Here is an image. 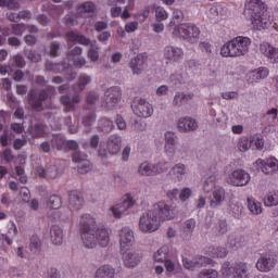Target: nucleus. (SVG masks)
<instances>
[{
	"label": "nucleus",
	"mask_w": 278,
	"mask_h": 278,
	"mask_svg": "<svg viewBox=\"0 0 278 278\" xmlns=\"http://www.w3.org/2000/svg\"><path fill=\"white\" fill-rule=\"evenodd\" d=\"M139 229L143 233H153L160 229V219L156 217L153 208L146 212L139 219Z\"/></svg>",
	"instance_id": "obj_6"
},
{
	"label": "nucleus",
	"mask_w": 278,
	"mask_h": 278,
	"mask_svg": "<svg viewBox=\"0 0 278 278\" xmlns=\"http://www.w3.org/2000/svg\"><path fill=\"white\" fill-rule=\"evenodd\" d=\"M268 67H258L248 74L249 84H256L260 79H266L268 77Z\"/></svg>",
	"instance_id": "obj_26"
},
{
	"label": "nucleus",
	"mask_w": 278,
	"mask_h": 278,
	"mask_svg": "<svg viewBox=\"0 0 278 278\" xmlns=\"http://www.w3.org/2000/svg\"><path fill=\"white\" fill-rule=\"evenodd\" d=\"M249 47H251V38L238 36L220 48V55L223 58H240L249 53Z\"/></svg>",
	"instance_id": "obj_3"
},
{
	"label": "nucleus",
	"mask_w": 278,
	"mask_h": 278,
	"mask_svg": "<svg viewBox=\"0 0 278 278\" xmlns=\"http://www.w3.org/2000/svg\"><path fill=\"white\" fill-rule=\"evenodd\" d=\"M13 62H14L15 66H17V68H25V65L27 64L25 62V58H23V55H21V54H15L13 56Z\"/></svg>",
	"instance_id": "obj_63"
},
{
	"label": "nucleus",
	"mask_w": 278,
	"mask_h": 278,
	"mask_svg": "<svg viewBox=\"0 0 278 278\" xmlns=\"http://www.w3.org/2000/svg\"><path fill=\"white\" fill-rule=\"evenodd\" d=\"M173 14L174 21L170 22V25H175L176 23H181V21H184V12L181 10H175Z\"/></svg>",
	"instance_id": "obj_64"
},
{
	"label": "nucleus",
	"mask_w": 278,
	"mask_h": 278,
	"mask_svg": "<svg viewBox=\"0 0 278 278\" xmlns=\"http://www.w3.org/2000/svg\"><path fill=\"white\" fill-rule=\"evenodd\" d=\"M92 12H94V3L92 2H84L77 9L79 16H86V14H92Z\"/></svg>",
	"instance_id": "obj_37"
},
{
	"label": "nucleus",
	"mask_w": 278,
	"mask_h": 278,
	"mask_svg": "<svg viewBox=\"0 0 278 278\" xmlns=\"http://www.w3.org/2000/svg\"><path fill=\"white\" fill-rule=\"evenodd\" d=\"M233 273V266H231V263L229 261H225L222 265V274L224 277H230Z\"/></svg>",
	"instance_id": "obj_56"
},
{
	"label": "nucleus",
	"mask_w": 278,
	"mask_h": 278,
	"mask_svg": "<svg viewBox=\"0 0 278 278\" xmlns=\"http://www.w3.org/2000/svg\"><path fill=\"white\" fill-rule=\"evenodd\" d=\"M243 210H244V207H242V205L232 204L230 206V214H232V216H235V218H239L240 216H242V211Z\"/></svg>",
	"instance_id": "obj_61"
},
{
	"label": "nucleus",
	"mask_w": 278,
	"mask_h": 278,
	"mask_svg": "<svg viewBox=\"0 0 278 278\" xmlns=\"http://www.w3.org/2000/svg\"><path fill=\"white\" fill-rule=\"evenodd\" d=\"M260 52L267 58L271 64L278 63V48L270 46L268 42H263L260 46Z\"/></svg>",
	"instance_id": "obj_19"
},
{
	"label": "nucleus",
	"mask_w": 278,
	"mask_h": 278,
	"mask_svg": "<svg viewBox=\"0 0 278 278\" xmlns=\"http://www.w3.org/2000/svg\"><path fill=\"white\" fill-rule=\"evenodd\" d=\"M177 127L181 134H187V131H195L199 124H197V121L192 117H180Z\"/></svg>",
	"instance_id": "obj_20"
},
{
	"label": "nucleus",
	"mask_w": 278,
	"mask_h": 278,
	"mask_svg": "<svg viewBox=\"0 0 278 278\" xmlns=\"http://www.w3.org/2000/svg\"><path fill=\"white\" fill-rule=\"evenodd\" d=\"M27 30V25L25 24H12L11 25V31L13 36H23L25 31Z\"/></svg>",
	"instance_id": "obj_48"
},
{
	"label": "nucleus",
	"mask_w": 278,
	"mask_h": 278,
	"mask_svg": "<svg viewBox=\"0 0 278 278\" xmlns=\"http://www.w3.org/2000/svg\"><path fill=\"white\" fill-rule=\"evenodd\" d=\"M96 121H97V113H94V110H91L89 114L84 116L83 125H85V127H92Z\"/></svg>",
	"instance_id": "obj_47"
},
{
	"label": "nucleus",
	"mask_w": 278,
	"mask_h": 278,
	"mask_svg": "<svg viewBox=\"0 0 278 278\" xmlns=\"http://www.w3.org/2000/svg\"><path fill=\"white\" fill-rule=\"evenodd\" d=\"M248 210L257 216V214H262V203L248 198Z\"/></svg>",
	"instance_id": "obj_44"
},
{
	"label": "nucleus",
	"mask_w": 278,
	"mask_h": 278,
	"mask_svg": "<svg viewBox=\"0 0 278 278\" xmlns=\"http://www.w3.org/2000/svg\"><path fill=\"white\" fill-rule=\"evenodd\" d=\"M94 278H116V270L110 265L101 266L97 269Z\"/></svg>",
	"instance_id": "obj_33"
},
{
	"label": "nucleus",
	"mask_w": 278,
	"mask_h": 278,
	"mask_svg": "<svg viewBox=\"0 0 278 278\" xmlns=\"http://www.w3.org/2000/svg\"><path fill=\"white\" fill-rule=\"evenodd\" d=\"M85 201L84 195L80 194L77 190L70 191L68 194V207L74 212H79L84 207Z\"/></svg>",
	"instance_id": "obj_17"
},
{
	"label": "nucleus",
	"mask_w": 278,
	"mask_h": 278,
	"mask_svg": "<svg viewBox=\"0 0 278 278\" xmlns=\"http://www.w3.org/2000/svg\"><path fill=\"white\" fill-rule=\"evenodd\" d=\"M249 181H251V175L244 169H236L228 176L230 186H236L237 188L248 186Z\"/></svg>",
	"instance_id": "obj_9"
},
{
	"label": "nucleus",
	"mask_w": 278,
	"mask_h": 278,
	"mask_svg": "<svg viewBox=\"0 0 278 278\" xmlns=\"http://www.w3.org/2000/svg\"><path fill=\"white\" fill-rule=\"evenodd\" d=\"M99 129L103 134H110L114 129V122L110 118L103 117L99 121Z\"/></svg>",
	"instance_id": "obj_36"
},
{
	"label": "nucleus",
	"mask_w": 278,
	"mask_h": 278,
	"mask_svg": "<svg viewBox=\"0 0 278 278\" xmlns=\"http://www.w3.org/2000/svg\"><path fill=\"white\" fill-rule=\"evenodd\" d=\"M178 34L182 40H187L190 45H195V42H199L201 29L193 24H180L178 26Z\"/></svg>",
	"instance_id": "obj_8"
},
{
	"label": "nucleus",
	"mask_w": 278,
	"mask_h": 278,
	"mask_svg": "<svg viewBox=\"0 0 278 278\" xmlns=\"http://www.w3.org/2000/svg\"><path fill=\"white\" fill-rule=\"evenodd\" d=\"M92 81V78L88 76L87 74H83L79 76L78 86L80 90H84L88 84Z\"/></svg>",
	"instance_id": "obj_59"
},
{
	"label": "nucleus",
	"mask_w": 278,
	"mask_h": 278,
	"mask_svg": "<svg viewBox=\"0 0 278 278\" xmlns=\"http://www.w3.org/2000/svg\"><path fill=\"white\" fill-rule=\"evenodd\" d=\"M121 87L115 86L109 88L105 91L103 108H105V110H112L118 103V101H121Z\"/></svg>",
	"instance_id": "obj_10"
},
{
	"label": "nucleus",
	"mask_w": 278,
	"mask_h": 278,
	"mask_svg": "<svg viewBox=\"0 0 278 278\" xmlns=\"http://www.w3.org/2000/svg\"><path fill=\"white\" fill-rule=\"evenodd\" d=\"M168 253H170V250L168 249V245H162L153 254L154 262L162 263V262L168 260Z\"/></svg>",
	"instance_id": "obj_35"
},
{
	"label": "nucleus",
	"mask_w": 278,
	"mask_h": 278,
	"mask_svg": "<svg viewBox=\"0 0 278 278\" xmlns=\"http://www.w3.org/2000/svg\"><path fill=\"white\" fill-rule=\"evenodd\" d=\"M198 278H218V271L215 269H203Z\"/></svg>",
	"instance_id": "obj_57"
},
{
	"label": "nucleus",
	"mask_w": 278,
	"mask_h": 278,
	"mask_svg": "<svg viewBox=\"0 0 278 278\" xmlns=\"http://www.w3.org/2000/svg\"><path fill=\"white\" fill-rule=\"evenodd\" d=\"M58 55H60V42L52 41L50 43V56L58 58Z\"/></svg>",
	"instance_id": "obj_62"
},
{
	"label": "nucleus",
	"mask_w": 278,
	"mask_h": 278,
	"mask_svg": "<svg viewBox=\"0 0 278 278\" xmlns=\"http://www.w3.org/2000/svg\"><path fill=\"white\" fill-rule=\"evenodd\" d=\"M169 175L174 181H182L184 177H186V165L182 163L174 165L169 170Z\"/></svg>",
	"instance_id": "obj_29"
},
{
	"label": "nucleus",
	"mask_w": 278,
	"mask_h": 278,
	"mask_svg": "<svg viewBox=\"0 0 278 278\" xmlns=\"http://www.w3.org/2000/svg\"><path fill=\"white\" fill-rule=\"evenodd\" d=\"M232 278H249V265L247 263H238L232 266Z\"/></svg>",
	"instance_id": "obj_30"
},
{
	"label": "nucleus",
	"mask_w": 278,
	"mask_h": 278,
	"mask_svg": "<svg viewBox=\"0 0 278 278\" xmlns=\"http://www.w3.org/2000/svg\"><path fill=\"white\" fill-rule=\"evenodd\" d=\"M164 164L166 163H159L153 165L146 161L139 165L138 173L139 175L146 177H153V175H160V173H164Z\"/></svg>",
	"instance_id": "obj_11"
},
{
	"label": "nucleus",
	"mask_w": 278,
	"mask_h": 278,
	"mask_svg": "<svg viewBox=\"0 0 278 278\" xmlns=\"http://www.w3.org/2000/svg\"><path fill=\"white\" fill-rule=\"evenodd\" d=\"M252 147H253V139H249L247 137H243V138L240 139V141H239V149L243 153L245 151H249V149H251Z\"/></svg>",
	"instance_id": "obj_49"
},
{
	"label": "nucleus",
	"mask_w": 278,
	"mask_h": 278,
	"mask_svg": "<svg viewBox=\"0 0 278 278\" xmlns=\"http://www.w3.org/2000/svg\"><path fill=\"white\" fill-rule=\"evenodd\" d=\"M245 12L250 16L254 29L262 31L268 28V18H266V4L262 0H250L245 4Z\"/></svg>",
	"instance_id": "obj_2"
},
{
	"label": "nucleus",
	"mask_w": 278,
	"mask_h": 278,
	"mask_svg": "<svg viewBox=\"0 0 278 278\" xmlns=\"http://www.w3.org/2000/svg\"><path fill=\"white\" fill-rule=\"evenodd\" d=\"M61 105L64 108V112H75L77 108V103H81V97L79 94H75L71 98L68 94H63L59 99Z\"/></svg>",
	"instance_id": "obj_15"
},
{
	"label": "nucleus",
	"mask_w": 278,
	"mask_h": 278,
	"mask_svg": "<svg viewBox=\"0 0 278 278\" xmlns=\"http://www.w3.org/2000/svg\"><path fill=\"white\" fill-rule=\"evenodd\" d=\"M212 262V258L206 256H197L192 261L186 257L182 258L184 267L187 268V270H194V268H203L204 266H210Z\"/></svg>",
	"instance_id": "obj_12"
},
{
	"label": "nucleus",
	"mask_w": 278,
	"mask_h": 278,
	"mask_svg": "<svg viewBox=\"0 0 278 278\" xmlns=\"http://www.w3.org/2000/svg\"><path fill=\"white\" fill-rule=\"evenodd\" d=\"M142 256L134 250H126L122 253V260L127 268H136Z\"/></svg>",
	"instance_id": "obj_14"
},
{
	"label": "nucleus",
	"mask_w": 278,
	"mask_h": 278,
	"mask_svg": "<svg viewBox=\"0 0 278 278\" xmlns=\"http://www.w3.org/2000/svg\"><path fill=\"white\" fill-rule=\"evenodd\" d=\"M58 177V166L50 165L46 169V179H55Z\"/></svg>",
	"instance_id": "obj_58"
},
{
	"label": "nucleus",
	"mask_w": 278,
	"mask_h": 278,
	"mask_svg": "<svg viewBox=\"0 0 278 278\" xmlns=\"http://www.w3.org/2000/svg\"><path fill=\"white\" fill-rule=\"evenodd\" d=\"M55 87L49 85L45 89H30L27 93L28 105L35 112H43L45 101L50 97H55L56 94Z\"/></svg>",
	"instance_id": "obj_4"
},
{
	"label": "nucleus",
	"mask_w": 278,
	"mask_h": 278,
	"mask_svg": "<svg viewBox=\"0 0 278 278\" xmlns=\"http://www.w3.org/2000/svg\"><path fill=\"white\" fill-rule=\"evenodd\" d=\"M216 188V176H208L203 185V191L207 193L212 192Z\"/></svg>",
	"instance_id": "obj_45"
},
{
	"label": "nucleus",
	"mask_w": 278,
	"mask_h": 278,
	"mask_svg": "<svg viewBox=\"0 0 278 278\" xmlns=\"http://www.w3.org/2000/svg\"><path fill=\"white\" fill-rule=\"evenodd\" d=\"M136 239L134 238V230L129 227H124L119 232V244L121 249L125 250L129 247H134Z\"/></svg>",
	"instance_id": "obj_18"
},
{
	"label": "nucleus",
	"mask_w": 278,
	"mask_h": 278,
	"mask_svg": "<svg viewBox=\"0 0 278 278\" xmlns=\"http://www.w3.org/2000/svg\"><path fill=\"white\" fill-rule=\"evenodd\" d=\"M165 144H177V135L173 131H166L164 135Z\"/></svg>",
	"instance_id": "obj_60"
},
{
	"label": "nucleus",
	"mask_w": 278,
	"mask_h": 278,
	"mask_svg": "<svg viewBox=\"0 0 278 278\" xmlns=\"http://www.w3.org/2000/svg\"><path fill=\"white\" fill-rule=\"evenodd\" d=\"M50 240L55 247H60L64 242V231L59 225H53L50 228Z\"/></svg>",
	"instance_id": "obj_27"
},
{
	"label": "nucleus",
	"mask_w": 278,
	"mask_h": 278,
	"mask_svg": "<svg viewBox=\"0 0 278 278\" xmlns=\"http://www.w3.org/2000/svg\"><path fill=\"white\" fill-rule=\"evenodd\" d=\"M68 68V64L65 62L61 63H53L51 61H46L45 63V71H48L49 73H64Z\"/></svg>",
	"instance_id": "obj_32"
},
{
	"label": "nucleus",
	"mask_w": 278,
	"mask_h": 278,
	"mask_svg": "<svg viewBox=\"0 0 278 278\" xmlns=\"http://www.w3.org/2000/svg\"><path fill=\"white\" fill-rule=\"evenodd\" d=\"M144 62H147V59L142 54H138L129 62V67L132 71L134 75H141L142 71H144Z\"/></svg>",
	"instance_id": "obj_25"
},
{
	"label": "nucleus",
	"mask_w": 278,
	"mask_h": 278,
	"mask_svg": "<svg viewBox=\"0 0 278 278\" xmlns=\"http://www.w3.org/2000/svg\"><path fill=\"white\" fill-rule=\"evenodd\" d=\"M87 157H88V155H86L85 153H83L79 150L74 151L72 154L73 162H75L77 164H81V163L88 161Z\"/></svg>",
	"instance_id": "obj_52"
},
{
	"label": "nucleus",
	"mask_w": 278,
	"mask_h": 278,
	"mask_svg": "<svg viewBox=\"0 0 278 278\" xmlns=\"http://www.w3.org/2000/svg\"><path fill=\"white\" fill-rule=\"evenodd\" d=\"M84 49L79 46H68L66 55L67 58H76L77 55H81Z\"/></svg>",
	"instance_id": "obj_51"
},
{
	"label": "nucleus",
	"mask_w": 278,
	"mask_h": 278,
	"mask_svg": "<svg viewBox=\"0 0 278 278\" xmlns=\"http://www.w3.org/2000/svg\"><path fill=\"white\" fill-rule=\"evenodd\" d=\"M48 206L50 210H60L62 207V198L58 194H53L48 200Z\"/></svg>",
	"instance_id": "obj_43"
},
{
	"label": "nucleus",
	"mask_w": 278,
	"mask_h": 278,
	"mask_svg": "<svg viewBox=\"0 0 278 278\" xmlns=\"http://www.w3.org/2000/svg\"><path fill=\"white\" fill-rule=\"evenodd\" d=\"M81 238L86 249H94L99 247H108L110 244V233L103 226L97 224V219L90 214H84L79 220Z\"/></svg>",
	"instance_id": "obj_1"
},
{
	"label": "nucleus",
	"mask_w": 278,
	"mask_h": 278,
	"mask_svg": "<svg viewBox=\"0 0 278 278\" xmlns=\"http://www.w3.org/2000/svg\"><path fill=\"white\" fill-rule=\"evenodd\" d=\"M261 170L264 175H275V173H278V160L270 157L261 161Z\"/></svg>",
	"instance_id": "obj_22"
},
{
	"label": "nucleus",
	"mask_w": 278,
	"mask_h": 278,
	"mask_svg": "<svg viewBox=\"0 0 278 278\" xmlns=\"http://www.w3.org/2000/svg\"><path fill=\"white\" fill-rule=\"evenodd\" d=\"M225 203V190L223 187H217L213 191V198L210 202V205L213 210H216V207H220Z\"/></svg>",
	"instance_id": "obj_28"
},
{
	"label": "nucleus",
	"mask_w": 278,
	"mask_h": 278,
	"mask_svg": "<svg viewBox=\"0 0 278 278\" xmlns=\"http://www.w3.org/2000/svg\"><path fill=\"white\" fill-rule=\"evenodd\" d=\"M90 170H92V165L90 164V161L87 160L78 164V173L80 175H86L87 173H90Z\"/></svg>",
	"instance_id": "obj_55"
},
{
	"label": "nucleus",
	"mask_w": 278,
	"mask_h": 278,
	"mask_svg": "<svg viewBox=\"0 0 278 278\" xmlns=\"http://www.w3.org/2000/svg\"><path fill=\"white\" fill-rule=\"evenodd\" d=\"M47 134V126L42 123L35 124L33 129V138H42Z\"/></svg>",
	"instance_id": "obj_46"
},
{
	"label": "nucleus",
	"mask_w": 278,
	"mask_h": 278,
	"mask_svg": "<svg viewBox=\"0 0 278 278\" xmlns=\"http://www.w3.org/2000/svg\"><path fill=\"white\" fill-rule=\"evenodd\" d=\"M195 227L197 220L194 218H190L184 223L182 229L189 238H192V233L194 232Z\"/></svg>",
	"instance_id": "obj_41"
},
{
	"label": "nucleus",
	"mask_w": 278,
	"mask_h": 278,
	"mask_svg": "<svg viewBox=\"0 0 278 278\" xmlns=\"http://www.w3.org/2000/svg\"><path fill=\"white\" fill-rule=\"evenodd\" d=\"M229 232V224H227L226 218H219L212 228V233L215 238H223Z\"/></svg>",
	"instance_id": "obj_24"
},
{
	"label": "nucleus",
	"mask_w": 278,
	"mask_h": 278,
	"mask_svg": "<svg viewBox=\"0 0 278 278\" xmlns=\"http://www.w3.org/2000/svg\"><path fill=\"white\" fill-rule=\"evenodd\" d=\"M136 201H134V198L128 195L123 202L116 204L111 210L115 218H121V216H123V214H127V210L134 207Z\"/></svg>",
	"instance_id": "obj_16"
},
{
	"label": "nucleus",
	"mask_w": 278,
	"mask_h": 278,
	"mask_svg": "<svg viewBox=\"0 0 278 278\" xmlns=\"http://www.w3.org/2000/svg\"><path fill=\"white\" fill-rule=\"evenodd\" d=\"M265 207H275L278 205V193L269 192L264 198Z\"/></svg>",
	"instance_id": "obj_38"
},
{
	"label": "nucleus",
	"mask_w": 278,
	"mask_h": 278,
	"mask_svg": "<svg viewBox=\"0 0 278 278\" xmlns=\"http://www.w3.org/2000/svg\"><path fill=\"white\" fill-rule=\"evenodd\" d=\"M122 140L121 137H118V135H112L109 137L108 139V143H106V149L108 152L111 155H118V153H121V149H122Z\"/></svg>",
	"instance_id": "obj_21"
},
{
	"label": "nucleus",
	"mask_w": 278,
	"mask_h": 278,
	"mask_svg": "<svg viewBox=\"0 0 278 278\" xmlns=\"http://www.w3.org/2000/svg\"><path fill=\"white\" fill-rule=\"evenodd\" d=\"M24 55L29 62H33L35 64H38V62H42V55L36 52V50H25Z\"/></svg>",
	"instance_id": "obj_40"
},
{
	"label": "nucleus",
	"mask_w": 278,
	"mask_h": 278,
	"mask_svg": "<svg viewBox=\"0 0 278 278\" xmlns=\"http://www.w3.org/2000/svg\"><path fill=\"white\" fill-rule=\"evenodd\" d=\"M164 58L168 60V62H175L179 64L181 60H184V49L177 46H166L164 48Z\"/></svg>",
	"instance_id": "obj_13"
},
{
	"label": "nucleus",
	"mask_w": 278,
	"mask_h": 278,
	"mask_svg": "<svg viewBox=\"0 0 278 278\" xmlns=\"http://www.w3.org/2000/svg\"><path fill=\"white\" fill-rule=\"evenodd\" d=\"M194 99V93L176 92L173 100L174 108H181L182 103H188Z\"/></svg>",
	"instance_id": "obj_31"
},
{
	"label": "nucleus",
	"mask_w": 278,
	"mask_h": 278,
	"mask_svg": "<svg viewBox=\"0 0 278 278\" xmlns=\"http://www.w3.org/2000/svg\"><path fill=\"white\" fill-rule=\"evenodd\" d=\"M275 264H277L275 257L262 256L256 262V268L257 270H261V273H268V270H273V268H275Z\"/></svg>",
	"instance_id": "obj_23"
},
{
	"label": "nucleus",
	"mask_w": 278,
	"mask_h": 278,
	"mask_svg": "<svg viewBox=\"0 0 278 278\" xmlns=\"http://www.w3.org/2000/svg\"><path fill=\"white\" fill-rule=\"evenodd\" d=\"M52 148L58 151H64L66 149V141L61 135H56L52 138Z\"/></svg>",
	"instance_id": "obj_42"
},
{
	"label": "nucleus",
	"mask_w": 278,
	"mask_h": 278,
	"mask_svg": "<svg viewBox=\"0 0 278 278\" xmlns=\"http://www.w3.org/2000/svg\"><path fill=\"white\" fill-rule=\"evenodd\" d=\"M152 212L159 220H173L176 216H184V211L179 210V205L173 207L164 201L153 204Z\"/></svg>",
	"instance_id": "obj_5"
},
{
	"label": "nucleus",
	"mask_w": 278,
	"mask_h": 278,
	"mask_svg": "<svg viewBox=\"0 0 278 278\" xmlns=\"http://www.w3.org/2000/svg\"><path fill=\"white\" fill-rule=\"evenodd\" d=\"M97 101H99V94L96 92H89L86 98L85 110H94Z\"/></svg>",
	"instance_id": "obj_39"
},
{
	"label": "nucleus",
	"mask_w": 278,
	"mask_h": 278,
	"mask_svg": "<svg viewBox=\"0 0 278 278\" xmlns=\"http://www.w3.org/2000/svg\"><path fill=\"white\" fill-rule=\"evenodd\" d=\"M208 250H211L213 257H227V249L224 247H211Z\"/></svg>",
	"instance_id": "obj_50"
},
{
	"label": "nucleus",
	"mask_w": 278,
	"mask_h": 278,
	"mask_svg": "<svg viewBox=\"0 0 278 278\" xmlns=\"http://www.w3.org/2000/svg\"><path fill=\"white\" fill-rule=\"evenodd\" d=\"M35 21H37V23H39V25H41V27H49V25H51V20L49 16H47V14L41 13L38 14L37 16H35Z\"/></svg>",
	"instance_id": "obj_53"
},
{
	"label": "nucleus",
	"mask_w": 278,
	"mask_h": 278,
	"mask_svg": "<svg viewBox=\"0 0 278 278\" xmlns=\"http://www.w3.org/2000/svg\"><path fill=\"white\" fill-rule=\"evenodd\" d=\"M28 249L33 255H38L42 251V240L38 235H33L30 237Z\"/></svg>",
	"instance_id": "obj_34"
},
{
	"label": "nucleus",
	"mask_w": 278,
	"mask_h": 278,
	"mask_svg": "<svg viewBox=\"0 0 278 278\" xmlns=\"http://www.w3.org/2000/svg\"><path fill=\"white\" fill-rule=\"evenodd\" d=\"M131 110L139 118H151V116H153V105L139 97L132 100Z\"/></svg>",
	"instance_id": "obj_7"
},
{
	"label": "nucleus",
	"mask_w": 278,
	"mask_h": 278,
	"mask_svg": "<svg viewBox=\"0 0 278 278\" xmlns=\"http://www.w3.org/2000/svg\"><path fill=\"white\" fill-rule=\"evenodd\" d=\"M155 17L159 23H162V21H166L168 18V13L164 8L162 7H156L155 8Z\"/></svg>",
	"instance_id": "obj_54"
}]
</instances>
